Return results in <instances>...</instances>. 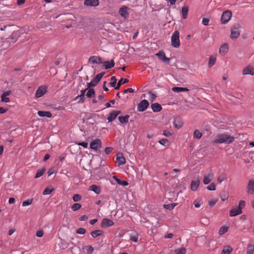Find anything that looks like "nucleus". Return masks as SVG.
I'll list each match as a JSON object with an SVG mask.
<instances>
[{"mask_svg":"<svg viewBox=\"0 0 254 254\" xmlns=\"http://www.w3.org/2000/svg\"><path fill=\"white\" fill-rule=\"evenodd\" d=\"M234 137L226 133L218 134L216 136L214 142L216 143L229 144L233 142Z\"/></svg>","mask_w":254,"mask_h":254,"instance_id":"1","label":"nucleus"},{"mask_svg":"<svg viewBox=\"0 0 254 254\" xmlns=\"http://www.w3.org/2000/svg\"><path fill=\"white\" fill-rule=\"evenodd\" d=\"M180 33L178 31H175L171 37V45L174 48H178L180 46Z\"/></svg>","mask_w":254,"mask_h":254,"instance_id":"2","label":"nucleus"},{"mask_svg":"<svg viewBox=\"0 0 254 254\" xmlns=\"http://www.w3.org/2000/svg\"><path fill=\"white\" fill-rule=\"evenodd\" d=\"M241 26L239 23L235 24L231 28L230 37L231 39H236L240 35V28Z\"/></svg>","mask_w":254,"mask_h":254,"instance_id":"3","label":"nucleus"},{"mask_svg":"<svg viewBox=\"0 0 254 254\" xmlns=\"http://www.w3.org/2000/svg\"><path fill=\"white\" fill-rule=\"evenodd\" d=\"M104 74V72H101L100 73L98 74L90 82L87 83L88 88L95 86L100 81V80L101 79V78H102Z\"/></svg>","mask_w":254,"mask_h":254,"instance_id":"4","label":"nucleus"},{"mask_svg":"<svg viewBox=\"0 0 254 254\" xmlns=\"http://www.w3.org/2000/svg\"><path fill=\"white\" fill-rule=\"evenodd\" d=\"M232 12L230 11L226 10L223 12L221 18V22L223 24L228 23L230 20Z\"/></svg>","mask_w":254,"mask_h":254,"instance_id":"5","label":"nucleus"},{"mask_svg":"<svg viewBox=\"0 0 254 254\" xmlns=\"http://www.w3.org/2000/svg\"><path fill=\"white\" fill-rule=\"evenodd\" d=\"M47 92V87L45 85H42L38 87L35 92V97L37 98H40L45 95Z\"/></svg>","mask_w":254,"mask_h":254,"instance_id":"6","label":"nucleus"},{"mask_svg":"<svg viewBox=\"0 0 254 254\" xmlns=\"http://www.w3.org/2000/svg\"><path fill=\"white\" fill-rule=\"evenodd\" d=\"M130 8L125 5L122 6L119 10V14L125 19H127L129 17L128 10Z\"/></svg>","mask_w":254,"mask_h":254,"instance_id":"7","label":"nucleus"},{"mask_svg":"<svg viewBox=\"0 0 254 254\" xmlns=\"http://www.w3.org/2000/svg\"><path fill=\"white\" fill-rule=\"evenodd\" d=\"M149 103L147 100H142L137 105V111L138 112H143L145 111L149 106Z\"/></svg>","mask_w":254,"mask_h":254,"instance_id":"8","label":"nucleus"},{"mask_svg":"<svg viewBox=\"0 0 254 254\" xmlns=\"http://www.w3.org/2000/svg\"><path fill=\"white\" fill-rule=\"evenodd\" d=\"M102 146L101 141L99 139L93 140L90 143V148L97 151Z\"/></svg>","mask_w":254,"mask_h":254,"instance_id":"9","label":"nucleus"},{"mask_svg":"<svg viewBox=\"0 0 254 254\" xmlns=\"http://www.w3.org/2000/svg\"><path fill=\"white\" fill-rule=\"evenodd\" d=\"M246 191L248 193L252 194L254 193V180H251L249 181L246 188Z\"/></svg>","mask_w":254,"mask_h":254,"instance_id":"10","label":"nucleus"},{"mask_svg":"<svg viewBox=\"0 0 254 254\" xmlns=\"http://www.w3.org/2000/svg\"><path fill=\"white\" fill-rule=\"evenodd\" d=\"M114 223L112 220H110L108 218H104L102 220V223L101 224V227L103 228H105L112 226L114 225Z\"/></svg>","mask_w":254,"mask_h":254,"instance_id":"11","label":"nucleus"},{"mask_svg":"<svg viewBox=\"0 0 254 254\" xmlns=\"http://www.w3.org/2000/svg\"><path fill=\"white\" fill-rule=\"evenodd\" d=\"M243 75L250 74L251 75H254V68L251 65H247L243 70Z\"/></svg>","mask_w":254,"mask_h":254,"instance_id":"12","label":"nucleus"},{"mask_svg":"<svg viewBox=\"0 0 254 254\" xmlns=\"http://www.w3.org/2000/svg\"><path fill=\"white\" fill-rule=\"evenodd\" d=\"M228 44L227 43H224L220 46L219 53L221 55L224 56L228 52Z\"/></svg>","mask_w":254,"mask_h":254,"instance_id":"13","label":"nucleus"},{"mask_svg":"<svg viewBox=\"0 0 254 254\" xmlns=\"http://www.w3.org/2000/svg\"><path fill=\"white\" fill-rule=\"evenodd\" d=\"M89 62L92 64H102L103 61L101 58L97 56H92L89 59Z\"/></svg>","mask_w":254,"mask_h":254,"instance_id":"14","label":"nucleus"},{"mask_svg":"<svg viewBox=\"0 0 254 254\" xmlns=\"http://www.w3.org/2000/svg\"><path fill=\"white\" fill-rule=\"evenodd\" d=\"M121 113V112L120 111H113L112 112H111L107 120L109 122H111L113 121L117 117V116Z\"/></svg>","mask_w":254,"mask_h":254,"instance_id":"15","label":"nucleus"},{"mask_svg":"<svg viewBox=\"0 0 254 254\" xmlns=\"http://www.w3.org/2000/svg\"><path fill=\"white\" fill-rule=\"evenodd\" d=\"M214 174L212 172L209 173L208 174L204 176L203 182L205 185L208 184L213 179Z\"/></svg>","mask_w":254,"mask_h":254,"instance_id":"16","label":"nucleus"},{"mask_svg":"<svg viewBox=\"0 0 254 254\" xmlns=\"http://www.w3.org/2000/svg\"><path fill=\"white\" fill-rule=\"evenodd\" d=\"M156 56H157L164 63H169L170 62V59L166 57L165 54L162 51H159L157 54H156Z\"/></svg>","mask_w":254,"mask_h":254,"instance_id":"17","label":"nucleus"},{"mask_svg":"<svg viewBox=\"0 0 254 254\" xmlns=\"http://www.w3.org/2000/svg\"><path fill=\"white\" fill-rule=\"evenodd\" d=\"M98 0H85L84 4L86 6H96L99 5Z\"/></svg>","mask_w":254,"mask_h":254,"instance_id":"18","label":"nucleus"},{"mask_svg":"<svg viewBox=\"0 0 254 254\" xmlns=\"http://www.w3.org/2000/svg\"><path fill=\"white\" fill-rule=\"evenodd\" d=\"M102 64L106 69H110L115 66V62L113 60H112L110 61L103 62Z\"/></svg>","mask_w":254,"mask_h":254,"instance_id":"19","label":"nucleus"},{"mask_svg":"<svg viewBox=\"0 0 254 254\" xmlns=\"http://www.w3.org/2000/svg\"><path fill=\"white\" fill-rule=\"evenodd\" d=\"M242 213V211L240 210V208H238L237 207L234 208H233L230 211V216L231 217H233L239 215Z\"/></svg>","mask_w":254,"mask_h":254,"instance_id":"20","label":"nucleus"},{"mask_svg":"<svg viewBox=\"0 0 254 254\" xmlns=\"http://www.w3.org/2000/svg\"><path fill=\"white\" fill-rule=\"evenodd\" d=\"M151 108L154 112H160L162 109V106L158 103H153L151 105Z\"/></svg>","mask_w":254,"mask_h":254,"instance_id":"21","label":"nucleus"},{"mask_svg":"<svg viewBox=\"0 0 254 254\" xmlns=\"http://www.w3.org/2000/svg\"><path fill=\"white\" fill-rule=\"evenodd\" d=\"M116 159L119 165H123L126 163V159L122 153H118Z\"/></svg>","mask_w":254,"mask_h":254,"instance_id":"22","label":"nucleus"},{"mask_svg":"<svg viewBox=\"0 0 254 254\" xmlns=\"http://www.w3.org/2000/svg\"><path fill=\"white\" fill-rule=\"evenodd\" d=\"M37 114L39 116L41 117H46L48 118H51L52 116L51 112L49 111H39L37 112Z\"/></svg>","mask_w":254,"mask_h":254,"instance_id":"23","label":"nucleus"},{"mask_svg":"<svg viewBox=\"0 0 254 254\" xmlns=\"http://www.w3.org/2000/svg\"><path fill=\"white\" fill-rule=\"evenodd\" d=\"M199 185V181H193L191 183L190 188L192 191H195L198 188Z\"/></svg>","mask_w":254,"mask_h":254,"instance_id":"24","label":"nucleus"},{"mask_svg":"<svg viewBox=\"0 0 254 254\" xmlns=\"http://www.w3.org/2000/svg\"><path fill=\"white\" fill-rule=\"evenodd\" d=\"M89 190L94 191L96 194L100 193L101 191L100 187L95 185L90 186L89 187Z\"/></svg>","mask_w":254,"mask_h":254,"instance_id":"25","label":"nucleus"},{"mask_svg":"<svg viewBox=\"0 0 254 254\" xmlns=\"http://www.w3.org/2000/svg\"><path fill=\"white\" fill-rule=\"evenodd\" d=\"M233 251V249L229 246H226L224 247L221 254H230Z\"/></svg>","mask_w":254,"mask_h":254,"instance_id":"26","label":"nucleus"},{"mask_svg":"<svg viewBox=\"0 0 254 254\" xmlns=\"http://www.w3.org/2000/svg\"><path fill=\"white\" fill-rule=\"evenodd\" d=\"M113 178L118 183V184L120 185L126 186L128 185V183L127 181L121 180L118 179L116 176H113Z\"/></svg>","mask_w":254,"mask_h":254,"instance_id":"27","label":"nucleus"},{"mask_svg":"<svg viewBox=\"0 0 254 254\" xmlns=\"http://www.w3.org/2000/svg\"><path fill=\"white\" fill-rule=\"evenodd\" d=\"M173 124L175 127L178 129L180 128L183 124L182 121L179 119H176L174 120Z\"/></svg>","mask_w":254,"mask_h":254,"instance_id":"28","label":"nucleus"},{"mask_svg":"<svg viewBox=\"0 0 254 254\" xmlns=\"http://www.w3.org/2000/svg\"><path fill=\"white\" fill-rule=\"evenodd\" d=\"M129 118V115H126L125 116H119L118 119L121 123L126 124L128 123Z\"/></svg>","mask_w":254,"mask_h":254,"instance_id":"29","label":"nucleus"},{"mask_svg":"<svg viewBox=\"0 0 254 254\" xmlns=\"http://www.w3.org/2000/svg\"><path fill=\"white\" fill-rule=\"evenodd\" d=\"M88 88H89L87 87L86 89L82 90L81 91V94L79 96L76 97V98H80L79 102H83L84 101V100H85L84 94H85L86 91L88 89Z\"/></svg>","mask_w":254,"mask_h":254,"instance_id":"30","label":"nucleus"},{"mask_svg":"<svg viewBox=\"0 0 254 254\" xmlns=\"http://www.w3.org/2000/svg\"><path fill=\"white\" fill-rule=\"evenodd\" d=\"M172 90L174 92H184V91H189V89L187 88H184V87H174L172 88Z\"/></svg>","mask_w":254,"mask_h":254,"instance_id":"31","label":"nucleus"},{"mask_svg":"<svg viewBox=\"0 0 254 254\" xmlns=\"http://www.w3.org/2000/svg\"><path fill=\"white\" fill-rule=\"evenodd\" d=\"M216 57L215 56H210L209 59L208 66L212 67L215 63Z\"/></svg>","mask_w":254,"mask_h":254,"instance_id":"32","label":"nucleus"},{"mask_svg":"<svg viewBox=\"0 0 254 254\" xmlns=\"http://www.w3.org/2000/svg\"><path fill=\"white\" fill-rule=\"evenodd\" d=\"M189 12V7L185 6H183L182 8V13L183 15V17L184 19H186L187 17V15Z\"/></svg>","mask_w":254,"mask_h":254,"instance_id":"33","label":"nucleus"},{"mask_svg":"<svg viewBox=\"0 0 254 254\" xmlns=\"http://www.w3.org/2000/svg\"><path fill=\"white\" fill-rule=\"evenodd\" d=\"M247 254H254V245L249 244L247 248Z\"/></svg>","mask_w":254,"mask_h":254,"instance_id":"34","label":"nucleus"},{"mask_svg":"<svg viewBox=\"0 0 254 254\" xmlns=\"http://www.w3.org/2000/svg\"><path fill=\"white\" fill-rule=\"evenodd\" d=\"M128 82V80L127 79H124L123 78H121L118 83L117 86L115 87V89L118 90L119 89L121 85L127 83Z\"/></svg>","mask_w":254,"mask_h":254,"instance_id":"35","label":"nucleus"},{"mask_svg":"<svg viewBox=\"0 0 254 254\" xmlns=\"http://www.w3.org/2000/svg\"><path fill=\"white\" fill-rule=\"evenodd\" d=\"M102 233H103L102 231L100 230H96L93 231L91 233V235L93 238H96L98 236H101L102 234Z\"/></svg>","mask_w":254,"mask_h":254,"instance_id":"36","label":"nucleus"},{"mask_svg":"<svg viewBox=\"0 0 254 254\" xmlns=\"http://www.w3.org/2000/svg\"><path fill=\"white\" fill-rule=\"evenodd\" d=\"M193 138L200 139L202 136V133L197 129L194 130L193 134Z\"/></svg>","mask_w":254,"mask_h":254,"instance_id":"37","label":"nucleus"},{"mask_svg":"<svg viewBox=\"0 0 254 254\" xmlns=\"http://www.w3.org/2000/svg\"><path fill=\"white\" fill-rule=\"evenodd\" d=\"M228 227L225 226H223L219 229V234L220 235H222L224 234L225 233H226L228 231Z\"/></svg>","mask_w":254,"mask_h":254,"instance_id":"38","label":"nucleus"},{"mask_svg":"<svg viewBox=\"0 0 254 254\" xmlns=\"http://www.w3.org/2000/svg\"><path fill=\"white\" fill-rule=\"evenodd\" d=\"M174 252L175 254H186V250L184 248H181L176 249Z\"/></svg>","mask_w":254,"mask_h":254,"instance_id":"39","label":"nucleus"},{"mask_svg":"<svg viewBox=\"0 0 254 254\" xmlns=\"http://www.w3.org/2000/svg\"><path fill=\"white\" fill-rule=\"evenodd\" d=\"M87 90L88 91L86 93V96L88 98L91 97L95 93L94 90L92 88H89Z\"/></svg>","mask_w":254,"mask_h":254,"instance_id":"40","label":"nucleus"},{"mask_svg":"<svg viewBox=\"0 0 254 254\" xmlns=\"http://www.w3.org/2000/svg\"><path fill=\"white\" fill-rule=\"evenodd\" d=\"M81 207V205L80 203H74L71 206L72 210L75 211L78 210Z\"/></svg>","mask_w":254,"mask_h":254,"instance_id":"41","label":"nucleus"},{"mask_svg":"<svg viewBox=\"0 0 254 254\" xmlns=\"http://www.w3.org/2000/svg\"><path fill=\"white\" fill-rule=\"evenodd\" d=\"M176 205V203H171L168 204H164L163 207L167 209L172 210L173 209L175 206Z\"/></svg>","mask_w":254,"mask_h":254,"instance_id":"42","label":"nucleus"},{"mask_svg":"<svg viewBox=\"0 0 254 254\" xmlns=\"http://www.w3.org/2000/svg\"><path fill=\"white\" fill-rule=\"evenodd\" d=\"M44 172H45L44 169H42L38 170V171L35 176V178H38L40 177L41 176H42L43 175V174L44 173Z\"/></svg>","mask_w":254,"mask_h":254,"instance_id":"43","label":"nucleus"},{"mask_svg":"<svg viewBox=\"0 0 254 254\" xmlns=\"http://www.w3.org/2000/svg\"><path fill=\"white\" fill-rule=\"evenodd\" d=\"M1 101L3 102L8 103L10 102L9 98L7 97V96H5L3 94H2L1 95Z\"/></svg>","mask_w":254,"mask_h":254,"instance_id":"44","label":"nucleus"},{"mask_svg":"<svg viewBox=\"0 0 254 254\" xmlns=\"http://www.w3.org/2000/svg\"><path fill=\"white\" fill-rule=\"evenodd\" d=\"M193 204L196 208H198L202 204V202L201 200L196 199L194 201Z\"/></svg>","mask_w":254,"mask_h":254,"instance_id":"45","label":"nucleus"},{"mask_svg":"<svg viewBox=\"0 0 254 254\" xmlns=\"http://www.w3.org/2000/svg\"><path fill=\"white\" fill-rule=\"evenodd\" d=\"M32 199H28L22 202V206L25 207V206H28V205L31 204L32 203Z\"/></svg>","mask_w":254,"mask_h":254,"instance_id":"46","label":"nucleus"},{"mask_svg":"<svg viewBox=\"0 0 254 254\" xmlns=\"http://www.w3.org/2000/svg\"><path fill=\"white\" fill-rule=\"evenodd\" d=\"M72 199L74 201L77 202L81 199V196L80 194H75L73 195Z\"/></svg>","mask_w":254,"mask_h":254,"instance_id":"47","label":"nucleus"},{"mask_svg":"<svg viewBox=\"0 0 254 254\" xmlns=\"http://www.w3.org/2000/svg\"><path fill=\"white\" fill-rule=\"evenodd\" d=\"M53 189L49 188H46L43 191V194L44 195L50 194L53 191Z\"/></svg>","mask_w":254,"mask_h":254,"instance_id":"48","label":"nucleus"},{"mask_svg":"<svg viewBox=\"0 0 254 254\" xmlns=\"http://www.w3.org/2000/svg\"><path fill=\"white\" fill-rule=\"evenodd\" d=\"M149 99L152 102L157 97V96L154 93L150 92H149Z\"/></svg>","mask_w":254,"mask_h":254,"instance_id":"49","label":"nucleus"},{"mask_svg":"<svg viewBox=\"0 0 254 254\" xmlns=\"http://www.w3.org/2000/svg\"><path fill=\"white\" fill-rule=\"evenodd\" d=\"M111 80L112 81V82L110 83L111 86L112 87H115L116 85V81H117V79H116V77L115 76L111 77Z\"/></svg>","mask_w":254,"mask_h":254,"instance_id":"50","label":"nucleus"},{"mask_svg":"<svg viewBox=\"0 0 254 254\" xmlns=\"http://www.w3.org/2000/svg\"><path fill=\"white\" fill-rule=\"evenodd\" d=\"M86 250L88 253L92 254L94 251V248L91 246H88L85 247Z\"/></svg>","mask_w":254,"mask_h":254,"instance_id":"51","label":"nucleus"},{"mask_svg":"<svg viewBox=\"0 0 254 254\" xmlns=\"http://www.w3.org/2000/svg\"><path fill=\"white\" fill-rule=\"evenodd\" d=\"M245 206V201L244 200H240L239 203V205L237 207L238 208H240V210H242V209L244 208Z\"/></svg>","mask_w":254,"mask_h":254,"instance_id":"52","label":"nucleus"},{"mask_svg":"<svg viewBox=\"0 0 254 254\" xmlns=\"http://www.w3.org/2000/svg\"><path fill=\"white\" fill-rule=\"evenodd\" d=\"M86 232V230L84 228H79L78 229H77L76 230V233L77 234H80V235H83V234H84Z\"/></svg>","mask_w":254,"mask_h":254,"instance_id":"53","label":"nucleus"},{"mask_svg":"<svg viewBox=\"0 0 254 254\" xmlns=\"http://www.w3.org/2000/svg\"><path fill=\"white\" fill-rule=\"evenodd\" d=\"M158 142L160 144L165 146V144L168 142V140L166 138H163L160 140Z\"/></svg>","mask_w":254,"mask_h":254,"instance_id":"54","label":"nucleus"},{"mask_svg":"<svg viewBox=\"0 0 254 254\" xmlns=\"http://www.w3.org/2000/svg\"><path fill=\"white\" fill-rule=\"evenodd\" d=\"M207 189L210 190H214L216 189V186L214 184L211 183L207 187Z\"/></svg>","mask_w":254,"mask_h":254,"instance_id":"55","label":"nucleus"},{"mask_svg":"<svg viewBox=\"0 0 254 254\" xmlns=\"http://www.w3.org/2000/svg\"><path fill=\"white\" fill-rule=\"evenodd\" d=\"M163 134L166 137H170L172 135V133L168 130H164Z\"/></svg>","mask_w":254,"mask_h":254,"instance_id":"56","label":"nucleus"},{"mask_svg":"<svg viewBox=\"0 0 254 254\" xmlns=\"http://www.w3.org/2000/svg\"><path fill=\"white\" fill-rule=\"evenodd\" d=\"M225 179L224 175H220L217 179V181L219 183H222Z\"/></svg>","mask_w":254,"mask_h":254,"instance_id":"57","label":"nucleus"},{"mask_svg":"<svg viewBox=\"0 0 254 254\" xmlns=\"http://www.w3.org/2000/svg\"><path fill=\"white\" fill-rule=\"evenodd\" d=\"M138 237L137 235H135L134 236H131L130 238V240L134 242H137L138 241Z\"/></svg>","mask_w":254,"mask_h":254,"instance_id":"58","label":"nucleus"},{"mask_svg":"<svg viewBox=\"0 0 254 254\" xmlns=\"http://www.w3.org/2000/svg\"><path fill=\"white\" fill-rule=\"evenodd\" d=\"M113 150V148L111 147H106L105 149V152L106 154H109Z\"/></svg>","mask_w":254,"mask_h":254,"instance_id":"59","label":"nucleus"},{"mask_svg":"<svg viewBox=\"0 0 254 254\" xmlns=\"http://www.w3.org/2000/svg\"><path fill=\"white\" fill-rule=\"evenodd\" d=\"M209 20L207 18H203L202 20V23L205 26H207L208 25Z\"/></svg>","mask_w":254,"mask_h":254,"instance_id":"60","label":"nucleus"},{"mask_svg":"<svg viewBox=\"0 0 254 254\" xmlns=\"http://www.w3.org/2000/svg\"><path fill=\"white\" fill-rule=\"evenodd\" d=\"M217 200H211L209 201V205L210 207H212L216 204Z\"/></svg>","mask_w":254,"mask_h":254,"instance_id":"61","label":"nucleus"},{"mask_svg":"<svg viewBox=\"0 0 254 254\" xmlns=\"http://www.w3.org/2000/svg\"><path fill=\"white\" fill-rule=\"evenodd\" d=\"M78 145L81 146L84 148H87L88 146V143L86 142H82L78 143Z\"/></svg>","mask_w":254,"mask_h":254,"instance_id":"62","label":"nucleus"},{"mask_svg":"<svg viewBox=\"0 0 254 254\" xmlns=\"http://www.w3.org/2000/svg\"><path fill=\"white\" fill-rule=\"evenodd\" d=\"M87 219H88V216L86 215H83L81 216L80 217H79V220L81 221H86V220H87Z\"/></svg>","mask_w":254,"mask_h":254,"instance_id":"63","label":"nucleus"},{"mask_svg":"<svg viewBox=\"0 0 254 254\" xmlns=\"http://www.w3.org/2000/svg\"><path fill=\"white\" fill-rule=\"evenodd\" d=\"M44 233L42 230H39L36 233V236L38 237H42L43 236Z\"/></svg>","mask_w":254,"mask_h":254,"instance_id":"64","label":"nucleus"}]
</instances>
